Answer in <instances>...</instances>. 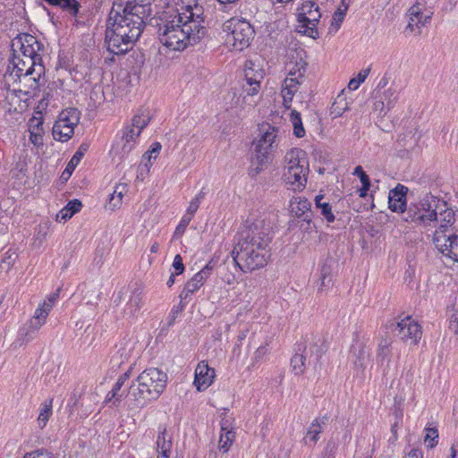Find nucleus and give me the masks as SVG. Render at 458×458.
Segmentation results:
<instances>
[{
	"label": "nucleus",
	"mask_w": 458,
	"mask_h": 458,
	"mask_svg": "<svg viewBox=\"0 0 458 458\" xmlns=\"http://www.w3.org/2000/svg\"><path fill=\"white\" fill-rule=\"evenodd\" d=\"M151 13L149 3L131 1L123 8L114 4L106 30L107 50L114 55L125 54L142 33Z\"/></svg>",
	"instance_id": "f257e3e1"
},
{
	"label": "nucleus",
	"mask_w": 458,
	"mask_h": 458,
	"mask_svg": "<svg viewBox=\"0 0 458 458\" xmlns=\"http://www.w3.org/2000/svg\"><path fill=\"white\" fill-rule=\"evenodd\" d=\"M271 231L272 223L264 216L246 220L232 251L234 262L242 272H251L267 265Z\"/></svg>",
	"instance_id": "f03ea898"
},
{
	"label": "nucleus",
	"mask_w": 458,
	"mask_h": 458,
	"mask_svg": "<svg viewBox=\"0 0 458 458\" xmlns=\"http://www.w3.org/2000/svg\"><path fill=\"white\" fill-rule=\"evenodd\" d=\"M182 14L186 15L182 29L174 30L173 33L160 34V41L173 50H183L188 46H193L199 42L207 33L204 23V10L198 4L182 6Z\"/></svg>",
	"instance_id": "7ed1b4c3"
},
{
	"label": "nucleus",
	"mask_w": 458,
	"mask_h": 458,
	"mask_svg": "<svg viewBox=\"0 0 458 458\" xmlns=\"http://www.w3.org/2000/svg\"><path fill=\"white\" fill-rule=\"evenodd\" d=\"M167 375L157 368L144 369L130 386V395L140 406L159 398L165 389Z\"/></svg>",
	"instance_id": "20e7f679"
},
{
	"label": "nucleus",
	"mask_w": 458,
	"mask_h": 458,
	"mask_svg": "<svg viewBox=\"0 0 458 458\" xmlns=\"http://www.w3.org/2000/svg\"><path fill=\"white\" fill-rule=\"evenodd\" d=\"M148 116H133L122 131L120 138L116 139L111 148L110 155L113 161L120 164L123 161L135 147V143L142 130L149 123Z\"/></svg>",
	"instance_id": "39448f33"
},
{
	"label": "nucleus",
	"mask_w": 458,
	"mask_h": 458,
	"mask_svg": "<svg viewBox=\"0 0 458 458\" xmlns=\"http://www.w3.org/2000/svg\"><path fill=\"white\" fill-rule=\"evenodd\" d=\"M278 130L269 123L259 126V135L253 141L254 148L251 157L252 165H256V174L260 173L270 162V155L278 146Z\"/></svg>",
	"instance_id": "423d86ee"
},
{
	"label": "nucleus",
	"mask_w": 458,
	"mask_h": 458,
	"mask_svg": "<svg viewBox=\"0 0 458 458\" xmlns=\"http://www.w3.org/2000/svg\"><path fill=\"white\" fill-rule=\"evenodd\" d=\"M298 11L300 32L314 39L318 38V24L322 17V13L318 4L311 0L304 1Z\"/></svg>",
	"instance_id": "0eeeda50"
},
{
	"label": "nucleus",
	"mask_w": 458,
	"mask_h": 458,
	"mask_svg": "<svg viewBox=\"0 0 458 458\" xmlns=\"http://www.w3.org/2000/svg\"><path fill=\"white\" fill-rule=\"evenodd\" d=\"M404 220L414 223L421 229H428L435 227L437 213L428 199H423L419 203L411 204L407 208Z\"/></svg>",
	"instance_id": "6e6552de"
},
{
	"label": "nucleus",
	"mask_w": 458,
	"mask_h": 458,
	"mask_svg": "<svg viewBox=\"0 0 458 458\" xmlns=\"http://www.w3.org/2000/svg\"><path fill=\"white\" fill-rule=\"evenodd\" d=\"M224 30L231 31L232 46L236 51L247 48L254 38L255 30L246 20L231 19L224 25Z\"/></svg>",
	"instance_id": "1a4fd4ad"
},
{
	"label": "nucleus",
	"mask_w": 458,
	"mask_h": 458,
	"mask_svg": "<svg viewBox=\"0 0 458 458\" xmlns=\"http://www.w3.org/2000/svg\"><path fill=\"white\" fill-rule=\"evenodd\" d=\"M327 351V344L321 333H310L303 337V343L298 344V352L308 355L310 361L318 363Z\"/></svg>",
	"instance_id": "9d476101"
},
{
	"label": "nucleus",
	"mask_w": 458,
	"mask_h": 458,
	"mask_svg": "<svg viewBox=\"0 0 458 458\" xmlns=\"http://www.w3.org/2000/svg\"><path fill=\"white\" fill-rule=\"evenodd\" d=\"M12 47L13 54L16 53L19 55L34 58L38 62L42 61V57L38 53L42 49V45L30 34L23 33L19 35L13 40Z\"/></svg>",
	"instance_id": "9b49d317"
},
{
	"label": "nucleus",
	"mask_w": 458,
	"mask_h": 458,
	"mask_svg": "<svg viewBox=\"0 0 458 458\" xmlns=\"http://www.w3.org/2000/svg\"><path fill=\"white\" fill-rule=\"evenodd\" d=\"M244 73L247 82L244 90L249 96L258 94L260 89V83L265 77V71L261 67L259 60H247L244 64Z\"/></svg>",
	"instance_id": "f8f14e48"
},
{
	"label": "nucleus",
	"mask_w": 458,
	"mask_h": 458,
	"mask_svg": "<svg viewBox=\"0 0 458 458\" xmlns=\"http://www.w3.org/2000/svg\"><path fill=\"white\" fill-rule=\"evenodd\" d=\"M394 330L397 331V335L402 341L410 342L413 345H417L422 336L420 325L410 316L396 322Z\"/></svg>",
	"instance_id": "ddd939ff"
},
{
	"label": "nucleus",
	"mask_w": 458,
	"mask_h": 458,
	"mask_svg": "<svg viewBox=\"0 0 458 458\" xmlns=\"http://www.w3.org/2000/svg\"><path fill=\"white\" fill-rule=\"evenodd\" d=\"M438 233L437 237H432V242L436 249L444 256L458 263V233L452 232L446 235Z\"/></svg>",
	"instance_id": "4468645a"
},
{
	"label": "nucleus",
	"mask_w": 458,
	"mask_h": 458,
	"mask_svg": "<svg viewBox=\"0 0 458 458\" xmlns=\"http://www.w3.org/2000/svg\"><path fill=\"white\" fill-rule=\"evenodd\" d=\"M399 95V89L396 86L391 85L383 91L377 92L373 100V111L375 113L386 114L395 106Z\"/></svg>",
	"instance_id": "2eb2a0df"
},
{
	"label": "nucleus",
	"mask_w": 458,
	"mask_h": 458,
	"mask_svg": "<svg viewBox=\"0 0 458 458\" xmlns=\"http://www.w3.org/2000/svg\"><path fill=\"white\" fill-rule=\"evenodd\" d=\"M12 64L13 66V72H15V76L18 78H21V74L26 72V70H31L30 72H35L37 76L45 73V67L42 61L38 62V60L34 58L19 55L16 53L13 54Z\"/></svg>",
	"instance_id": "dca6fc26"
},
{
	"label": "nucleus",
	"mask_w": 458,
	"mask_h": 458,
	"mask_svg": "<svg viewBox=\"0 0 458 458\" xmlns=\"http://www.w3.org/2000/svg\"><path fill=\"white\" fill-rule=\"evenodd\" d=\"M79 123V116L59 117L53 126L54 139L67 141L74 132V126Z\"/></svg>",
	"instance_id": "f3484780"
},
{
	"label": "nucleus",
	"mask_w": 458,
	"mask_h": 458,
	"mask_svg": "<svg viewBox=\"0 0 458 458\" xmlns=\"http://www.w3.org/2000/svg\"><path fill=\"white\" fill-rule=\"evenodd\" d=\"M215 377V369L210 368L205 360H201L195 369L193 384L198 391H204L211 386Z\"/></svg>",
	"instance_id": "a211bd4d"
},
{
	"label": "nucleus",
	"mask_w": 458,
	"mask_h": 458,
	"mask_svg": "<svg viewBox=\"0 0 458 458\" xmlns=\"http://www.w3.org/2000/svg\"><path fill=\"white\" fill-rule=\"evenodd\" d=\"M186 20V15L182 14V8L173 10L172 12L166 13L161 19L162 24L159 26V35L165 33H173L174 30L182 29V25Z\"/></svg>",
	"instance_id": "6ab92c4d"
},
{
	"label": "nucleus",
	"mask_w": 458,
	"mask_h": 458,
	"mask_svg": "<svg viewBox=\"0 0 458 458\" xmlns=\"http://www.w3.org/2000/svg\"><path fill=\"white\" fill-rule=\"evenodd\" d=\"M309 166H299L289 171H284V177L287 184L292 186L293 191H301L307 183Z\"/></svg>",
	"instance_id": "aec40b11"
},
{
	"label": "nucleus",
	"mask_w": 458,
	"mask_h": 458,
	"mask_svg": "<svg viewBox=\"0 0 458 458\" xmlns=\"http://www.w3.org/2000/svg\"><path fill=\"white\" fill-rule=\"evenodd\" d=\"M408 188L403 184L391 190L388 196L389 208L394 212L406 213V194Z\"/></svg>",
	"instance_id": "412c9836"
},
{
	"label": "nucleus",
	"mask_w": 458,
	"mask_h": 458,
	"mask_svg": "<svg viewBox=\"0 0 458 458\" xmlns=\"http://www.w3.org/2000/svg\"><path fill=\"white\" fill-rule=\"evenodd\" d=\"M28 131L30 132L29 140L36 148L42 147L44 144V116H31L28 122Z\"/></svg>",
	"instance_id": "4be33fe9"
},
{
	"label": "nucleus",
	"mask_w": 458,
	"mask_h": 458,
	"mask_svg": "<svg viewBox=\"0 0 458 458\" xmlns=\"http://www.w3.org/2000/svg\"><path fill=\"white\" fill-rule=\"evenodd\" d=\"M327 420V416L317 417L312 420L303 437V443L306 445H315L317 444Z\"/></svg>",
	"instance_id": "5701e85b"
},
{
	"label": "nucleus",
	"mask_w": 458,
	"mask_h": 458,
	"mask_svg": "<svg viewBox=\"0 0 458 458\" xmlns=\"http://www.w3.org/2000/svg\"><path fill=\"white\" fill-rule=\"evenodd\" d=\"M157 458H170L172 437H167L166 426L160 425L156 441Z\"/></svg>",
	"instance_id": "b1692460"
},
{
	"label": "nucleus",
	"mask_w": 458,
	"mask_h": 458,
	"mask_svg": "<svg viewBox=\"0 0 458 458\" xmlns=\"http://www.w3.org/2000/svg\"><path fill=\"white\" fill-rule=\"evenodd\" d=\"M421 6L420 4H413L409 9V22L406 27V30L410 31H414L416 29L420 30V29L425 26L430 20V15H424L421 12Z\"/></svg>",
	"instance_id": "393cba45"
},
{
	"label": "nucleus",
	"mask_w": 458,
	"mask_h": 458,
	"mask_svg": "<svg viewBox=\"0 0 458 458\" xmlns=\"http://www.w3.org/2000/svg\"><path fill=\"white\" fill-rule=\"evenodd\" d=\"M299 85L294 84L293 79L284 80L282 85L281 96L283 98V105L285 109H291L290 114H301L294 107L292 109V101L294 94L297 92Z\"/></svg>",
	"instance_id": "a878e982"
},
{
	"label": "nucleus",
	"mask_w": 458,
	"mask_h": 458,
	"mask_svg": "<svg viewBox=\"0 0 458 458\" xmlns=\"http://www.w3.org/2000/svg\"><path fill=\"white\" fill-rule=\"evenodd\" d=\"M143 292L140 288L134 289L130 296L129 299L125 304V307L123 309V314L124 316L128 318H132L136 316V314L140 311L142 303H143Z\"/></svg>",
	"instance_id": "bb28decb"
},
{
	"label": "nucleus",
	"mask_w": 458,
	"mask_h": 458,
	"mask_svg": "<svg viewBox=\"0 0 458 458\" xmlns=\"http://www.w3.org/2000/svg\"><path fill=\"white\" fill-rule=\"evenodd\" d=\"M352 106V98H348L345 89H343L332 103L330 111L332 114H343L345 112L356 111Z\"/></svg>",
	"instance_id": "cd10ccee"
},
{
	"label": "nucleus",
	"mask_w": 458,
	"mask_h": 458,
	"mask_svg": "<svg viewBox=\"0 0 458 458\" xmlns=\"http://www.w3.org/2000/svg\"><path fill=\"white\" fill-rule=\"evenodd\" d=\"M307 72V63L300 58L288 64V74L284 80L293 79L294 84L301 85L303 82Z\"/></svg>",
	"instance_id": "c85d7f7f"
},
{
	"label": "nucleus",
	"mask_w": 458,
	"mask_h": 458,
	"mask_svg": "<svg viewBox=\"0 0 458 458\" xmlns=\"http://www.w3.org/2000/svg\"><path fill=\"white\" fill-rule=\"evenodd\" d=\"M305 152L300 148H292L284 156V171L299 166H308V161L304 158Z\"/></svg>",
	"instance_id": "c756f323"
},
{
	"label": "nucleus",
	"mask_w": 458,
	"mask_h": 458,
	"mask_svg": "<svg viewBox=\"0 0 458 458\" xmlns=\"http://www.w3.org/2000/svg\"><path fill=\"white\" fill-rule=\"evenodd\" d=\"M49 5L59 7L64 13L72 17H77L81 9V5L77 0H44Z\"/></svg>",
	"instance_id": "7c9ffc66"
},
{
	"label": "nucleus",
	"mask_w": 458,
	"mask_h": 458,
	"mask_svg": "<svg viewBox=\"0 0 458 458\" xmlns=\"http://www.w3.org/2000/svg\"><path fill=\"white\" fill-rule=\"evenodd\" d=\"M441 224L438 228L435 230L432 237H437L439 232L442 233L441 234L445 235L454 232V229L451 228L455 221L454 212L452 209H446L441 214Z\"/></svg>",
	"instance_id": "2f4dec72"
},
{
	"label": "nucleus",
	"mask_w": 458,
	"mask_h": 458,
	"mask_svg": "<svg viewBox=\"0 0 458 458\" xmlns=\"http://www.w3.org/2000/svg\"><path fill=\"white\" fill-rule=\"evenodd\" d=\"M315 208L320 211L321 216L328 223H333L335 220V214L332 211V206L328 201L325 200V197L323 195H318L315 197Z\"/></svg>",
	"instance_id": "473e14b6"
},
{
	"label": "nucleus",
	"mask_w": 458,
	"mask_h": 458,
	"mask_svg": "<svg viewBox=\"0 0 458 458\" xmlns=\"http://www.w3.org/2000/svg\"><path fill=\"white\" fill-rule=\"evenodd\" d=\"M311 203L305 198L297 197L293 198L290 203V210L296 216L301 217L306 212L310 211Z\"/></svg>",
	"instance_id": "72a5a7b5"
},
{
	"label": "nucleus",
	"mask_w": 458,
	"mask_h": 458,
	"mask_svg": "<svg viewBox=\"0 0 458 458\" xmlns=\"http://www.w3.org/2000/svg\"><path fill=\"white\" fill-rule=\"evenodd\" d=\"M55 106V99L54 98V94L51 92H47L44 94L43 98L38 101L34 114H43L44 113H52L54 110L52 107Z\"/></svg>",
	"instance_id": "f704fd0d"
},
{
	"label": "nucleus",
	"mask_w": 458,
	"mask_h": 458,
	"mask_svg": "<svg viewBox=\"0 0 458 458\" xmlns=\"http://www.w3.org/2000/svg\"><path fill=\"white\" fill-rule=\"evenodd\" d=\"M308 355H306L302 352H298L296 350V353L291 359V366L295 375H302L306 370V360L308 359Z\"/></svg>",
	"instance_id": "c9c22d12"
},
{
	"label": "nucleus",
	"mask_w": 458,
	"mask_h": 458,
	"mask_svg": "<svg viewBox=\"0 0 458 458\" xmlns=\"http://www.w3.org/2000/svg\"><path fill=\"white\" fill-rule=\"evenodd\" d=\"M392 340L388 337H382L377 345V360L383 362L386 360H389L391 353L390 346Z\"/></svg>",
	"instance_id": "e433bc0d"
},
{
	"label": "nucleus",
	"mask_w": 458,
	"mask_h": 458,
	"mask_svg": "<svg viewBox=\"0 0 458 458\" xmlns=\"http://www.w3.org/2000/svg\"><path fill=\"white\" fill-rule=\"evenodd\" d=\"M31 70H26V72L21 74L19 78L21 82H23L31 89H36L40 85V79L42 75L37 76L35 72H30Z\"/></svg>",
	"instance_id": "4c0bfd02"
},
{
	"label": "nucleus",
	"mask_w": 458,
	"mask_h": 458,
	"mask_svg": "<svg viewBox=\"0 0 458 458\" xmlns=\"http://www.w3.org/2000/svg\"><path fill=\"white\" fill-rule=\"evenodd\" d=\"M353 174L360 177V183L362 184V187L359 190V195L361 198H365L370 187L369 177L366 174V173L363 171L360 165L355 167Z\"/></svg>",
	"instance_id": "58836bf2"
},
{
	"label": "nucleus",
	"mask_w": 458,
	"mask_h": 458,
	"mask_svg": "<svg viewBox=\"0 0 458 458\" xmlns=\"http://www.w3.org/2000/svg\"><path fill=\"white\" fill-rule=\"evenodd\" d=\"M221 430L223 433L220 436L219 447L226 452L233 442L235 433L232 430H228L225 423L222 424Z\"/></svg>",
	"instance_id": "ea45409f"
},
{
	"label": "nucleus",
	"mask_w": 458,
	"mask_h": 458,
	"mask_svg": "<svg viewBox=\"0 0 458 458\" xmlns=\"http://www.w3.org/2000/svg\"><path fill=\"white\" fill-rule=\"evenodd\" d=\"M52 414V400L48 403L45 402L40 409L39 415L38 417V423L40 428L46 427L50 416Z\"/></svg>",
	"instance_id": "a19ab883"
},
{
	"label": "nucleus",
	"mask_w": 458,
	"mask_h": 458,
	"mask_svg": "<svg viewBox=\"0 0 458 458\" xmlns=\"http://www.w3.org/2000/svg\"><path fill=\"white\" fill-rule=\"evenodd\" d=\"M89 148V146L87 144H81L78 150L75 152L72 159L67 165L66 171L70 172L72 170H74L76 165L80 163L82 157L85 155Z\"/></svg>",
	"instance_id": "79ce46f5"
},
{
	"label": "nucleus",
	"mask_w": 458,
	"mask_h": 458,
	"mask_svg": "<svg viewBox=\"0 0 458 458\" xmlns=\"http://www.w3.org/2000/svg\"><path fill=\"white\" fill-rule=\"evenodd\" d=\"M370 72V68L361 70L355 78H352L348 83L349 90H356L360 85L365 81Z\"/></svg>",
	"instance_id": "37998d69"
},
{
	"label": "nucleus",
	"mask_w": 458,
	"mask_h": 458,
	"mask_svg": "<svg viewBox=\"0 0 458 458\" xmlns=\"http://www.w3.org/2000/svg\"><path fill=\"white\" fill-rule=\"evenodd\" d=\"M345 16V11L337 9L332 17L331 26L329 28V34H335L339 30Z\"/></svg>",
	"instance_id": "c03bdc74"
},
{
	"label": "nucleus",
	"mask_w": 458,
	"mask_h": 458,
	"mask_svg": "<svg viewBox=\"0 0 458 458\" xmlns=\"http://www.w3.org/2000/svg\"><path fill=\"white\" fill-rule=\"evenodd\" d=\"M201 285L197 284L194 279L191 278L184 285L182 291L180 293L181 300L188 299L191 294L196 293Z\"/></svg>",
	"instance_id": "a18cd8bd"
},
{
	"label": "nucleus",
	"mask_w": 458,
	"mask_h": 458,
	"mask_svg": "<svg viewBox=\"0 0 458 458\" xmlns=\"http://www.w3.org/2000/svg\"><path fill=\"white\" fill-rule=\"evenodd\" d=\"M212 269L213 267L210 265V263H208L191 278L194 279L197 284L202 286L206 280L210 276Z\"/></svg>",
	"instance_id": "49530a36"
},
{
	"label": "nucleus",
	"mask_w": 458,
	"mask_h": 458,
	"mask_svg": "<svg viewBox=\"0 0 458 458\" xmlns=\"http://www.w3.org/2000/svg\"><path fill=\"white\" fill-rule=\"evenodd\" d=\"M438 432L436 428H426V436L424 441L428 442V445L430 448H433L437 444Z\"/></svg>",
	"instance_id": "de8ad7c7"
},
{
	"label": "nucleus",
	"mask_w": 458,
	"mask_h": 458,
	"mask_svg": "<svg viewBox=\"0 0 458 458\" xmlns=\"http://www.w3.org/2000/svg\"><path fill=\"white\" fill-rule=\"evenodd\" d=\"M332 286V278L326 267L321 270L320 285L318 291L324 292Z\"/></svg>",
	"instance_id": "09e8293b"
},
{
	"label": "nucleus",
	"mask_w": 458,
	"mask_h": 458,
	"mask_svg": "<svg viewBox=\"0 0 458 458\" xmlns=\"http://www.w3.org/2000/svg\"><path fill=\"white\" fill-rule=\"evenodd\" d=\"M161 148H162V146L159 142H154L151 144L150 148L144 154L143 157L148 158V162L149 163V165H152L151 160L152 159L156 160Z\"/></svg>",
	"instance_id": "8fccbe9b"
},
{
	"label": "nucleus",
	"mask_w": 458,
	"mask_h": 458,
	"mask_svg": "<svg viewBox=\"0 0 458 458\" xmlns=\"http://www.w3.org/2000/svg\"><path fill=\"white\" fill-rule=\"evenodd\" d=\"M293 126V133L297 138H302L305 135V130L301 120V116H291Z\"/></svg>",
	"instance_id": "3c124183"
},
{
	"label": "nucleus",
	"mask_w": 458,
	"mask_h": 458,
	"mask_svg": "<svg viewBox=\"0 0 458 458\" xmlns=\"http://www.w3.org/2000/svg\"><path fill=\"white\" fill-rule=\"evenodd\" d=\"M123 197L112 193L109 198L108 203L106 205V208L110 211L118 209L122 205Z\"/></svg>",
	"instance_id": "603ef678"
},
{
	"label": "nucleus",
	"mask_w": 458,
	"mask_h": 458,
	"mask_svg": "<svg viewBox=\"0 0 458 458\" xmlns=\"http://www.w3.org/2000/svg\"><path fill=\"white\" fill-rule=\"evenodd\" d=\"M369 359V354L365 351L364 347H360L359 350V356L355 360L354 364L356 367H359L361 369H364L366 367V361Z\"/></svg>",
	"instance_id": "864d4df0"
},
{
	"label": "nucleus",
	"mask_w": 458,
	"mask_h": 458,
	"mask_svg": "<svg viewBox=\"0 0 458 458\" xmlns=\"http://www.w3.org/2000/svg\"><path fill=\"white\" fill-rule=\"evenodd\" d=\"M50 311L51 310H49V308L47 306L46 307L45 305L40 303L38 305V307L36 309L33 317L41 319V321L46 322L47 318L49 315Z\"/></svg>",
	"instance_id": "5fc2aeb1"
},
{
	"label": "nucleus",
	"mask_w": 458,
	"mask_h": 458,
	"mask_svg": "<svg viewBox=\"0 0 458 458\" xmlns=\"http://www.w3.org/2000/svg\"><path fill=\"white\" fill-rule=\"evenodd\" d=\"M337 445L335 441L329 440L325 448L324 458H335Z\"/></svg>",
	"instance_id": "6e6d98bb"
},
{
	"label": "nucleus",
	"mask_w": 458,
	"mask_h": 458,
	"mask_svg": "<svg viewBox=\"0 0 458 458\" xmlns=\"http://www.w3.org/2000/svg\"><path fill=\"white\" fill-rule=\"evenodd\" d=\"M173 267L174 269V273L175 275H181L183 273L184 271V265L182 263V258L181 257L180 254H177L174 259V262H173Z\"/></svg>",
	"instance_id": "4d7b16f0"
},
{
	"label": "nucleus",
	"mask_w": 458,
	"mask_h": 458,
	"mask_svg": "<svg viewBox=\"0 0 458 458\" xmlns=\"http://www.w3.org/2000/svg\"><path fill=\"white\" fill-rule=\"evenodd\" d=\"M65 208L73 216L81 209L82 204L79 199H73L69 201Z\"/></svg>",
	"instance_id": "13d9d810"
},
{
	"label": "nucleus",
	"mask_w": 458,
	"mask_h": 458,
	"mask_svg": "<svg viewBox=\"0 0 458 458\" xmlns=\"http://www.w3.org/2000/svg\"><path fill=\"white\" fill-rule=\"evenodd\" d=\"M45 323V321H41V319L32 317L29 321V328L30 331L36 332L39 330Z\"/></svg>",
	"instance_id": "bf43d9fd"
},
{
	"label": "nucleus",
	"mask_w": 458,
	"mask_h": 458,
	"mask_svg": "<svg viewBox=\"0 0 458 458\" xmlns=\"http://www.w3.org/2000/svg\"><path fill=\"white\" fill-rule=\"evenodd\" d=\"M131 369H132V368L131 367L126 372H124L123 375H121L118 377L117 381L114 384L116 390H121V388L124 385L125 381L130 377Z\"/></svg>",
	"instance_id": "052dcab7"
},
{
	"label": "nucleus",
	"mask_w": 458,
	"mask_h": 458,
	"mask_svg": "<svg viewBox=\"0 0 458 458\" xmlns=\"http://www.w3.org/2000/svg\"><path fill=\"white\" fill-rule=\"evenodd\" d=\"M267 353V348L266 345L259 346L254 352L253 360L258 362L261 360Z\"/></svg>",
	"instance_id": "680f3d73"
},
{
	"label": "nucleus",
	"mask_w": 458,
	"mask_h": 458,
	"mask_svg": "<svg viewBox=\"0 0 458 458\" xmlns=\"http://www.w3.org/2000/svg\"><path fill=\"white\" fill-rule=\"evenodd\" d=\"M59 296V293H52L50 294L48 297H47V300L44 301L43 302H41L43 305H45L46 307L47 306L49 308L50 310H52L57 298Z\"/></svg>",
	"instance_id": "e2e57ef3"
},
{
	"label": "nucleus",
	"mask_w": 458,
	"mask_h": 458,
	"mask_svg": "<svg viewBox=\"0 0 458 458\" xmlns=\"http://www.w3.org/2000/svg\"><path fill=\"white\" fill-rule=\"evenodd\" d=\"M199 204L200 203L199 201L192 199L189 204L186 214L193 217L194 214L196 213L199 207Z\"/></svg>",
	"instance_id": "0e129e2a"
},
{
	"label": "nucleus",
	"mask_w": 458,
	"mask_h": 458,
	"mask_svg": "<svg viewBox=\"0 0 458 458\" xmlns=\"http://www.w3.org/2000/svg\"><path fill=\"white\" fill-rule=\"evenodd\" d=\"M191 219H192V216L185 214L182 217L181 222H180L179 225L176 228V231H180V230L183 231L188 226V225L190 224Z\"/></svg>",
	"instance_id": "69168bd1"
},
{
	"label": "nucleus",
	"mask_w": 458,
	"mask_h": 458,
	"mask_svg": "<svg viewBox=\"0 0 458 458\" xmlns=\"http://www.w3.org/2000/svg\"><path fill=\"white\" fill-rule=\"evenodd\" d=\"M23 458H52L47 454H44L41 451H35L26 454Z\"/></svg>",
	"instance_id": "338daca9"
},
{
	"label": "nucleus",
	"mask_w": 458,
	"mask_h": 458,
	"mask_svg": "<svg viewBox=\"0 0 458 458\" xmlns=\"http://www.w3.org/2000/svg\"><path fill=\"white\" fill-rule=\"evenodd\" d=\"M106 403H111L112 406L118 407L120 405L121 399L120 398H114V396H112V394L109 392L106 394Z\"/></svg>",
	"instance_id": "774afa93"
}]
</instances>
